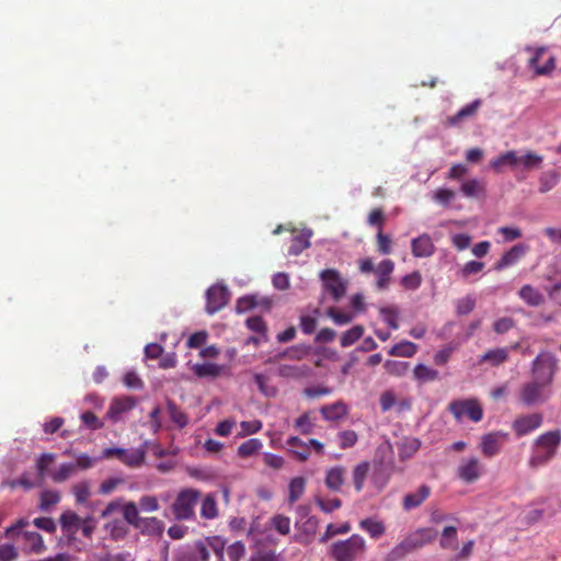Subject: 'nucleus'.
Masks as SVG:
<instances>
[{"label": "nucleus", "instance_id": "20e7f679", "mask_svg": "<svg viewBox=\"0 0 561 561\" xmlns=\"http://www.w3.org/2000/svg\"><path fill=\"white\" fill-rule=\"evenodd\" d=\"M366 551V541L359 535H352L345 540H337L329 548V556L334 561H357Z\"/></svg>", "mask_w": 561, "mask_h": 561}, {"label": "nucleus", "instance_id": "dca6fc26", "mask_svg": "<svg viewBox=\"0 0 561 561\" xmlns=\"http://www.w3.org/2000/svg\"><path fill=\"white\" fill-rule=\"evenodd\" d=\"M543 158L542 156H539L535 152L527 151L524 154H519L516 151V169L515 171L518 172L517 180L522 181L525 179L524 175H520L519 172L522 171H530V170H538L541 168Z\"/></svg>", "mask_w": 561, "mask_h": 561}, {"label": "nucleus", "instance_id": "4be33fe9", "mask_svg": "<svg viewBox=\"0 0 561 561\" xmlns=\"http://www.w3.org/2000/svg\"><path fill=\"white\" fill-rule=\"evenodd\" d=\"M345 472L346 470L342 466H336L327 470L324 479L327 488L333 492L341 491L345 482Z\"/></svg>", "mask_w": 561, "mask_h": 561}, {"label": "nucleus", "instance_id": "423d86ee", "mask_svg": "<svg viewBox=\"0 0 561 561\" xmlns=\"http://www.w3.org/2000/svg\"><path fill=\"white\" fill-rule=\"evenodd\" d=\"M558 358L554 354L542 352L533 360L531 374L533 380L549 386L557 371Z\"/></svg>", "mask_w": 561, "mask_h": 561}, {"label": "nucleus", "instance_id": "0eeeda50", "mask_svg": "<svg viewBox=\"0 0 561 561\" xmlns=\"http://www.w3.org/2000/svg\"><path fill=\"white\" fill-rule=\"evenodd\" d=\"M323 288L329 293L334 301H340L346 293V282L343 280L336 270H323L320 273Z\"/></svg>", "mask_w": 561, "mask_h": 561}, {"label": "nucleus", "instance_id": "864d4df0", "mask_svg": "<svg viewBox=\"0 0 561 561\" xmlns=\"http://www.w3.org/2000/svg\"><path fill=\"white\" fill-rule=\"evenodd\" d=\"M359 527L366 530L371 538H379L385 533V526L380 522H376L371 518L360 520Z\"/></svg>", "mask_w": 561, "mask_h": 561}, {"label": "nucleus", "instance_id": "5fc2aeb1", "mask_svg": "<svg viewBox=\"0 0 561 561\" xmlns=\"http://www.w3.org/2000/svg\"><path fill=\"white\" fill-rule=\"evenodd\" d=\"M123 516L124 519L135 528L139 524L141 517L139 516V511L137 505L134 502H128L123 507Z\"/></svg>", "mask_w": 561, "mask_h": 561}, {"label": "nucleus", "instance_id": "052dcab7", "mask_svg": "<svg viewBox=\"0 0 561 561\" xmlns=\"http://www.w3.org/2000/svg\"><path fill=\"white\" fill-rule=\"evenodd\" d=\"M420 445H421L420 440L415 439V438L405 440L399 448L400 458L403 460V459L412 457L416 453V450L420 448Z\"/></svg>", "mask_w": 561, "mask_h": 561}, {"label": "nucleus", "instance_id": "c85d7f7f", "mask_svg": "<svg viewBox=\"0 0 561 561\" xmlns=\"http://www.w3.org/2000/svg\"><path fill=\"white\" fill-rule=\"evenodd\" d=\"M286 445L288 447V451L291 455H294L299 461H306L309 458V445L306 442L301 440L299 437L290 436L286 440Z\"/></svg>", "mask_w": 561, "mask_h": 561}, {"label": "nucleus", "instance_id": "7ed1b4c3", "mask_svg": "<svg viewBox=\"0 0 561 561\" xmlns=\"http://www.w3.org/2000/svg\"><path fill=\"white\" fill-rule=\"evenodd\" d=\"M437 536L433 528H420L398 543L385 558V561H401L407 554L432 542Z\"/></svg>", "mask_w": 561, "mask_h": 561}, {"label": "nucleus", "instance_id": "6e6d98bb", "mask_svg": "<svg viewBox=\"0 0 561 561\" xmlns=\"http://www.w3.org/2000/svg\"><path fill=\"white\" fill-rule=\"evenodd\" d=\"M386 371L392 376H403L409 369V363L401 360H386L383 364Z\"/></svg>", "mask_w": 561, "mask_h": 561}, {"label": "nucleus", "instance_id": "4468645a", "mask_svg": "<svg viewBox=\"0 0 561 561\" xmlns=\"http://www.w3.org/2000/svg\"><path fill=\"white\" fill-rule=\"evenodd\" d=\"M394 471V463L390 459L388 461L381 460V461H375L374 462V470L371 474V482L379 489H383L391 476Z\"/></svg>", "mask_w": 561, "mask_h": 561}, {"label": "nucleus", "instance_id": "f704fd0d", "mask_svg": "<svg viewBox=\"0 0 561 561\" xmlns=\"http://www.w3.org/2000/svg\"><path fill=\"white\" fill-rule=\"evenodd\" d=\"M56 460V455L51 453H43L35 460V468L37 477L41 480L49 477L51 470H49L50 465Z\"/></svg>", "mask_w": 561, "mask_h": 561}, {"label": "nucleus", "instance_id": "a211bd4d", "mask_svg": "<svg viewBox=\"0 0 561 561\" xmlns=\"http://www.w3.org/2000/svg\"><path fill=\"white\" fill-rule=\"evenodd\" d=\"M527 252L525 244L518 243L513 245L502 257L494 264L495 271H502L515 265Z\"/></svg>", "mask_w": 561, "mask_h": 561}, {"label": "nucleus", "instance_id": "69168bd1", "mask_svg": "<svg viewBox=\"0 0 561 561\" xmlns=\"http://www.w3.org/2000/svg\"><path fill=\"white\" fill-rule=\"evenodd\" d=\"M314 501L321 511L327 514L332 513L342 506V501L337 497L325 501L321 496H316Z\"/></svg>", "mask_w": 561, "mask_h": 561}, {"label": "nucleus", "instance_id": "c03bdc74", "mask_svg": "<svg viewBox=\"0 0 561 561\" xmlns=\"http://www.w3.org/2000/svg\"><path fill=\"white\" fill-rule=\"evenodd\" d=\"M439 545L443 549L456 550L458 548L456 527L447 526L444 528Z\"/></svg>", "mask_w": 561, "mask_h": 561}, {"label": "nucleus", "instance_id": "bb28decb", "mask_svg": "<svg viewBox=\"0 0 561 561\" xmlns=\"http://www.w3.org/2000/svg\"><path fill=\"white\" fill-rule=\"evenodd\" d=\"M500 436H505L501 433H489L482 436L481 449L484 456L493 457L501 450Z\"/></svg>", "mask_w": 561, "mask_h": 561}, {"label": "nucleus", "instance_id": "412c9836", "mask_svg": "<svg viewBox=\"0 0 561 561\" xmlns=\"http://www.w3.org/2000/svg\"><path fill=\"white\" fill-rule=\"evenodd\" d=\"M547 54V49L541 47L538 48L535 55L529 59V66L535 70V72L539 76H547L552 72L556 68V58L553 56H549L543 66H539V59Z\"/></svg>", "mask_w": 561, "mask_h": 561}, {"label": "nucleus", "instance_id": "b1692460", "mask_svg": "<svg viewBox=\"0 0 561 561\" xmlns=\"http://www.w3.org/2000/svg\"><path fill=\"white\" fill-rule=\"evenodd\" d=\"M320 412L327 421H340L344 419L348 412L346 404L342 401L334 402L321 407Z\"/></svg>", "mask_w": 561, "mask_h": 561}, {"label": "nucleus", "instance_id": "e433bc0d", "mask_svg": "<svg viewBox=\"0 0 561 561\" xmlns=\"http://www.w3.org/2000/svg\"><path fill=\"white\" fill-rule=\"evenodd\" d=\"M262 305H264L266 308L271 306V301L267 298L262 299ZM260 305V301L256 296L254 295H248L239 298L236 304V310L238 313L247 312L256 306Z\"/></svg>", "mask_w": 561, "mask_h": 561}, {"label": "nucleus", "instance_id": "f8f14e48", "mask_svg": "<svg viewBox=\"0 0 561 561\" xmlns=\"http://www.w3.org/2000/svg\"><path fill=\"white\" fill-rule=\"evenodd\" d=\"M542 424V415L539 413L526 414L517 417L513 424V431L517 437H523L534 432Z\"/></svg>", "mask_w": 561, "mask_h": 561}, {"label": "nucleus", "instance_id": "5701e85b", "mask_svg": "<svg viewBox=\"0 0 561 561\" xmlns=\"http://www.w3.org/2000/svg\"><path fill=\"white\" fill-rule=\"evenodd\" d=\"M136 529L142 535L160 537L164 531V523L157 517H141Z\"/></svg>", "mask_w": 561, "mask_h": 561}, {"label": "nucleus", "instance_id": "c756f323", "mask_svg": "<svg viewBox=\"0 0 561 561\" xmlns=\"http://www.w3.org/2000/svg\"><path fill=\"white\" fill-rule=\"evenodd\" d=\"M61 500V494L57 490L47 489L41 492L38 510L44 513L51 512L53 507Z\"/></svg>", "mask_w": 561, "mask_h": 561}, {"label": "nucleus", "instance_id": "473e14b6", "mask_svg": "<svg viewBox=\"0 0 561 561\" xmlns=\"http://www.w3.org/2000/svg\"><path fill=\"white\" fill-rule=\"evenodd\" d=\"M518 296L522 300L531 307L540 306L545 300L543 295L531 285H524L519 289Z\"/></svg>", "mask_w": 561, "mask_h": 561}, {"label": "nucleus", "instance_id": "a19ab883", "mask_svg": "<svg viewBox=\"0 0 561 561\" xmlns=\"http://www.w3.org/2000/svg\"><path fill=\"white\" fill-rule=\"evenodd\" d=\"M306 489V479L304 477H296L290 480L288 485V502L289 504H294L297 502Z\"/></svg>", "mask_w": 561, "mask_h": 561}, {"label": "nucleus", "instance_id": "7c9ffc66", "mask_svg": "<svg viewBox=\"0 0 561 561\" xmlns=\"http://www.w3.org/2000/svg\"><path fill=\"white\" fill-rule=\"evenodd\" d=\"M312 236L311 229H304L300 234L295 236L291 240V244L288 249L289 255L297 256L302 253L304 250L308 249L310 243V238Z\"/></svg>", "mask_w": 561, "mask_h": 561}, {"label": "nucleus", "instance_id": "4c0bfd02", "mask_svg": "<svg viewBox=\"0 0 561 561\" xmlns=\"http://www.w3.org/2000/svg\"><path fill=\"white\" fill-rule=\"evenodd\" d=\"M417 352V345L413 342L403 340L397 344H394L389 351L388 354L390 356H399V357H413Z\"/></svg>", "mask_w": 561, "mask_h": 561}, {"label": "nucleus", "instance_id": "4d7b16f0", "mask_svg": "<svg viewBox=\"0 0 561 561\" xmlns=\"http://www.w3.org/2000/svg\"><path fill=\"white\" fill-rule=\"evenodd\" d=\"M295 526L307 536L316 535L319 527V519L316 516L308 517L305 520H296Z\"/></svg>", "mask_w": 561, "mask_h": 561}, {"label": "nucleus", "instance_id": "79ce46f5", "mask_svg": "<svg viewBox=\"0 0 561 561\" xmlns=\"http://www.w3.org/2000/svg\"><path fill=\"white\" fill-rule=\"evenodd\" d=\"M370 465L368 461H363L356 465L353 469L352 478L355 490L360 492L364 488L365 480L368 476Z\"/></svg>", "mask_w": 561, "mask_h": 561}, {"label": "nucleus", "instance_id": "9b49d317", "mask_svg": "<svg viewBox=\"0 0 561 561\" xmlns=\"http://www.w3.org/2000/svg\"><path fill=\"white\" fill-rule=\"evenodd\" d=\"M545 386L531 380L523 385L519 391L520 402L526 407H531L541 403L546 400Z\"/></svg>", "mask_w": 561, "mask_h": 561}, {"label": "nucleus", "instance_id": "f3484780", "mask_svg": "<svg viewBox=\"0 0 561 561\" xmlns=\"http://www.w3.org/2000/svg\"><path fill=\"white\" fill-rule=\"evenodd\" d=\"M60 529L68 539H75L76 534L80 530L81 517L71 510H66L59 516Z\"/></svg>", "mask_w": 561, "mask_h": 561}, {"label": "nucleus", "instance_id": "09e8293b", "mask_svg": "<svg viewBox=\"0 0 561 561\" xmlns=\"http://www.w3.org/2000/svg\"><path fill=\"white\" fill-rule=\"evenodd\" d=\"M351 531L350 523L345 522L339 526L329 524L324 534L320 537V542L324 543L336 535H345Z\"/></svg>", "mask_w": 561, "mask_h": 561}, {"label": "nucleus", "instance_id": "e2e57ef3", "mask_svg": "<svg viewBox=\"0 0 561 561\" xmlns=\"http://www.w3.org/2000/svg\"><path fill=\"white\" fill-rule=\"evenodd\" d=\"M72 491H73L77 503H80V504L87 502V500L91 495L90 484L87 481H81V482L75 484L72 488Z\"/></svg>", "mask_w": 561, "mask_h": 561}, {"label": "nucleus", "instance_id": "f03ea898", "mask_svg": "<svg viewBox=\"0 0 561 561\" xmlns=\"http://www.w3.org/2000/svg\"><path fill=\"white\" fill-rule=\"evenodd\" d=\"M560 444L561 434L559 431H550L538 436L528 460L529 467L539 468L547 465L557 455Z\"/></svg>", "mask_w": 561, "mask_h": 561}, {"label": "nucleus", "instance_id": "aec40b11", "mask_svg": "<svg viewBox=\"0 0 561 561\" xmlns=\"http://www.w3.org/2000/svg\"><path fill=\"white\" fill-rule=\"evenodd\" d=\"M411 249L415 257H428L435 252V245L427 233L414 238L411 241Z\"/></svg>", "mask_w": 561, "mask_h": 561}, {"label": "nucleus", "instance_id": "8fccbe9b", "mask_svg": "<svg viewBox=\"0 0 561 561\" xmlns=\"http://www.w3.org/2000/svg\"><path fill=\"white\" fill-rule=\"evenodd\" d=\"M263 447V443L259 438H250L238 447L240 457H250L256 454Z\"/></svg>", "mask_w": 561, "mask_h": 561}, {"label": "nucleus", "instance_id": "37998d69", "mask_svg": "<svg viewBox=\"0 0 561 561\" xmlns=\"http://www.w3.org/2000/svg\"><path fill=\"white\" fill-rule=\"evenodd\" d=\"M201 516L205 519H214L218 516V508L215 494L209 493L203 499L201 506Z\"/></svg>", "mask_w": 561, "mask_h": 561}, {"label": "nucleus", "instance_id": "39448f33", "mask_svg": "<svg viewBox=\"0 0 561 561\" xmlns=\"http://www.w3.org/2000/svg\"><path fill=\"white\" fill-rule=\"evenodd\" d=\"M201 496V491L196 489L181 490L171 506L174 518L176 520H194L196 516L195 507Z\"/></svg>", "mask_w": 561, "mask_h": 561}, {"label": "nucleus", "instance_id": "6ab92c4d", "mask_svg": "<svg viewBox=\"0 0 561 561\" xmlns=\"http://www.w3.org/2000/svg\"><path fill=\"white\" fill-rule=\"evenodd\" d=\"M482 105L481 99H476L471 103L461 107L455 115L447 118L448 126H460L465 121L474 117Z\"/></svg>", "mask_w": 561, "mask_h": 561}, {"label": "nucleus", "instance_id": "ddd939ff", "mask_svg": "<svg viewBox=\"0 0 561 561\" xmlns=\"http://www.w3.org/2000/svg\"><path fill=\"white\" fill-rule=\"evenodd\" d=\"M457 474L462 481L470 483L480 478L482 466L477 457L465 458L461 460Z\"/></svg>", "mask_w": 561, "mask_h": 561}, {"label": "nucleus", "instance_id": "774afa93", "mask_svg": "<svg viewBox=\"0 0 561 561\" xmlns=\"http://www.w3.org/2000/svg\"><path fill=\"white\" fill-rule=\"evenodd\" d=\"M82 423L90 430H100L104 423L91 411H85L80 415Z\"/></svg>", "mask_w": 561, "mask_h": 561}, {"label": "nucleus", "instance_id": "c9c22d12", "mask_svg": "<svg viewBox=\"0 0 561 561\" xmlns=\"http://www.w3.org/2000/svg\"><path fill=\"white\" fill-rule=\"evenodd\" d=\"M505 165L512 168L513 170L516 169V151L515 150L506 151V152L500 154L499 157L494 158L490 162V167L499 173L502 172V169Z\"/></svg>", "mask_w": 561, "mask_h": 561}, {"label": "nucleus", "instance_id": "a18cd8bd", "mask_svg": "<svg viewBox=\"0 0 561 561\" xmlns=\"http://www.w3.org/2000/svg\"><path fill=\"white\" fill-rule=\"evenodd\" d=\"M460 190L466 197H478L484 192V184L478 179H472L470 181L463 182Z\"/></svg>", "mask_w": 561, "mask_h": 561}, {"label": "nucleus", "instance_id": "bf43d9fd", "mask_svg": "<svg viewBox=\"0 0 561 561\" xmlns=\"http://www.w3.org/2000/svg\"><path fill=\"white\" fill-rule=\"evenodd\" d=\"M339 444L342 449H347L356 445L358 436L355 431L347 430L337 434Z\"/></svg>", "mask_w": 561, "mask_h": 561}, {"label": "nucleus", "instance_id": "ea45409f", "mask_svg": "<svg viewBox=\"0 0 561 561\" xmlns=\"http://www.w3.org/2000/svg\"><path fill=\"white\" fill-rule=\"evenodd\" d=\"M167 411L171 421L179 428H183L188 424V416L170 399L167 400Z\"/></svg>", "mask_w": 561, "mask_h": 561}, {"label": "nucleus", "instance_id": "338daca9", "mask_svg": "<svg viewBox=\"0 0 561 561\" xmlns=\"http://www.w3.org/2000/svg\"><path fill=\"white\" fill-rule=\"evenodd\" d=\"M432 198L443 206H448L455 198V193L449 188H438L433 193Z\"/></svg>", "mask_w": 561, "mask_h": 561}, {"label": "nucleus", "instance_id": "603ef678", "mask_svg": "<svg viewBox=\"0 0 561 561\" xmlns=\"http://www.w3.org/2000/svg\"><path fill=\"white\" fill-rule=\"evenodd\" d=\"M379 313L382 320L390 327L392 330H397L399 328L398 317L399 310L394 306L382 307L379 310Z\"/></svg>", "mask_w": 561, "mask_h": 561}, {"label": "nucleus", "instance_id": "680f3d73", "mask_svg": "<svg viewBox=\"0 0 561 561\" xmlns=\"http://www.w3.org/2000/svg\"><path fill=\"white\" fill-rule=\"evenodd\" d=\"M271 523L280 535L286 536L290 533V519L285 515L273 516Z\"/></svg>", "mask_w": 561, "mask_h": 561}, {"label": "nucleus", "instance_id": "cd10ccee", "mask_svg": "<svg viewBox=\"0 0 561 561\" xmlns=\"http://www.w3.org/2000/svg\"><path fill=\"white\" fill-rule=\"evenodd\" d=\"M394 270V263L390 259L382 260L376 268L377 287L380 290L387 289L390 282V275Z\"/></svg>", "mask_w": 561, "mask_h": 561}, {"label": "nucleus", "instance_id": "58836bf2", "mask_svg": "<svg viewBox=\"0 0 561 561\" xmlns=\"http://www.w3.org/2000/svg\"><path fill=\"white\" fill-rule=\"evenodd\" d=\"M309 371L306 365H279L277 368V375L285 378H301L305 377Z\"/></svg>", "mask_w": 561, "mask_h": 561}, {"label": "nucleus", "instance_id": "3c124183", "mask_svg": "<svg viewBox=\"0 0 561 561\" xmlns=\"http://www.w3.org/2000/svg\"><path fill=\"white\" fill-rule=\"evenodd\" d=\"M364 334V328L362 325H354L350 330L345 331L341 336V346L348 347L357 342Z\"/></svg>", "mask_w": 561, "mask_h": 561}, {"label": "nucleus", "instance_id": "0e129e2a", "mask_svg": "<svg viewBox=\"0 0 561 561\" xmlns=\"http://www.w3.org/2000/svg\"><path fill=\"white\" fill-rule=\"evenodd\" d=\"M422 284V276L420 272L415 271L411 274H407L401 278V285L405 289L415 290L417 289Z\"/></svg>", "mask_w": 561, "mask_h": 561}, {"label": "nucleus", "instance_id": "393cba45", "mask_svg": "<svg viewBox=\"0 0 561 561\" xmlns=\"http://www.w3.org/2000/svg\"><path fill=\"white\" fill-rule=\"evenodd\" d=\"M430 493L431 489L426 484L421 485L416 492L408 493L403 497V508L411 511L420 506L428 497Z\"/></svg>", "mask_w": 561, "mask_h": 561}, {"label": "nucleus", "instance_id": "72a5a7b5", "mask_svg": "<svg viewBox=\"0 0 561 561\" xmlns=\"http://www.w3.org/2000/svg\"><path fill=\"white\" fill-rule=\"evenodd\" d=\"M77 465L73 462H64L57 469L51 470L49 478L55 483H62L69 480L76 472Z\"/></svg>", "mask_w": 561, "mask_h": 561}, {"label": "nucleus", "instance_id": "49530a36", "mask_svg": "<svg viewBox=\"0 0 561 561\" xmlns=\"http://www.w3.org/2000/svg\"><path fill=\"white\" fill-rule=\"evenodd\" d=\"M414 377L420 382H428L438 379L439 373L424 364H417L414 367Z\"/></svg>", "mask_w": 561, "mask_h": 561}, {"label": "nucleus", "instance_id": "6e6552de", "mask_svg": "<svg viewBox=\"0 0 561 561\" xmlns=\"http://www.w3.org/2000/svg\"><path fill=\"white\" fill-rule=\"evenodd\" d=\"M449 411L458 421L465 415L473 422H479L483 417V410L476 400H455L449 403Z\"/></svg>", "mask_w": 561, "mask_h": 561}, {"label": "nucleus", "instance_id": "1a4fd4ad", "mask_svg": "<svg viewBox=\"0 0 561 561\" xmlns=\"http://www.w3.org/2000/svg\"><path fill=\"white\" fill-rule=\"evenodd\" d=\"M229 299L230 293L227 286L222 284L210 286L206 290V312L208 314H215L229 302Z\"/></svg>", "mask_w": 561, "mask_h": 561}, {"label": "nucleus", "instance_id": "9d476101", "mask_svg": "<svg viewBox=\"0 0 561 561\" xmlns=\"http://www.w3.org/2000/svg\"><path fill=\"white\" fill-rule=\"evenodd\" d=\"M138 403V399L130 396H119L112 399L108 410L106 412V417L113 422L117 423L123 420V416L130 412Z\"/></svg>", "mask_w": 561, "mask_h": 561}, {"label": "nucleus", "instance_id": "a878e982", "mask_svg": "<svg viewBox=\"0 0 561 561\" xmlns=\"http://www.w3.org/2000/svg\"><path fill=\"white\" fill-rule=\"evenodd\" d=\"M308 354V348L304 345H294L283 352H278L267 359V363H276L280 359L300 360Z\"/></svg>", "mask_w": 561, "mask_h": 561}, {"label": "nucleus", "instance_id": "f257e3e1", "mask_svg": "<svg viewBox=\"0 0 561 561\" xmlns=\"http://www.w3.org/2000/svg\"><path fill=\"white\" fill-rule=\"evenodd\" d=\"M28 519L21 518L5 529L4 536L18 543L26 554L45 552L47 547L43 536L37 531L28 530Z\"/></svg>", "mask_w": 561, "mask_h": 561}, {"label": "nucleus", "instance_id": "2eb2a0df", "mask_svg": "<svg viewBox=\"0 0 561 561\" xmlns=\"http://www.w3.org/2000/svg\"><path fill=\"white\" fill-rule=\"evenodd\" d=\"M516 348L517 344L511 347L491 348L479 357L478 364H488L491 367H499L508 360L511 351Z\"/></svg>", "mask_w": 561, "mask_h": 561}, {"label": "nucleus", "instance_id": "13d9d810", "mask_svg": "<svg viewBox=\"0 0 561 561\" xmlns=\"http://www.w3.org/2000/svg\"><path fill=\"white\" fill-rule=\"evenodd\" d=\"M194 373L198 377H216L220 373V367L213 363L196 364L194 366Z\"/></svg>", "mask_w": 561, "mask_h": 561}, {"label": "nucleus", "instance_id": "2f4dec72", "mask_svg": "<svg viewBox=\"0 0 561 561\" xmlns=\"http://www.w3.org/2000/svg\"><path fill=\"white\" fill-rule=\"evenodd\" d=\"M560 179H561V175L556 170H549V171L542 172L538 178L539 192L541 194H546V193L550 192L552 188H554L558 185V183L560 182Z\"/></svg>", "mask_w": 561, "mask_h": 561}, {"label": "nucleus", "instance_id": "de8ad7c7", "mask_svg": "<svg viewBox=\"0 0 561 561\" xmlns=\"http://www.w3.org/2000/svg\"><path fill=\"white\" fill-rule=\"evenodd\" d=\"M122 462L129 467H138L145 460V450L144 449H131L124 450V455L119 459Z\"/></svg>", "mask_w": 561, "mask_h": 561}]
</instances>
